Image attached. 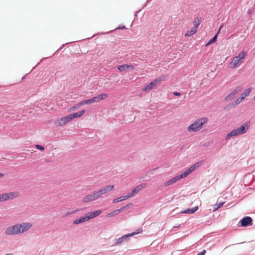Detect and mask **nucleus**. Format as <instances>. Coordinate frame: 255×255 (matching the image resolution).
Wrapping results in <instances>:
<instances>
[{"label": "nucleus", "mask_w": 255, "mask_h": 255, "mask_svg": "<svg viewBox=\"0 0 255 255\" xmlns=\"http://www.w3.org/2000/svg\"><path fill=\"white\" fill-rule=\"evenodd\" d=\"M248 128V123H245L242 125L240 128L235 129L228 133L226 136V139H229L231 137L244 134L246 132Z\"/></svg>", "instance_id": "obj_1"}, {"label": "nucleus", "mask_w": 255, "mask_h": 255, "mask_svg": "<svg viewBox=\"0 0 255 255\" xmlns=\"http://www.w3.org/2000/svg\"><path fill=\"white\" fill-rule=\"evenodd\" d=\"M247 55V53L246 51H242L240 52L238 56L234 57L232 59L231 62V67L235 68L239 66L243 62Z\"/></svg>", "instance_id": "obj_2"}, {"label": "nucleus", "mask_w": 255, "mask_h": 255, "mask_svg": "<svg viewBox=\"0 0 255 255\" xmlns=\"http://www.w3.org/2000/svg\"><path fill=\"white\" fill-rule=\"evenodd\" d=\"M102 192L100 189L98 191H95L91 194L85 196L82 199V203H87L92 202L97 200L102 195Z\"/></svg>", "instance_id": "obj_3"}, {"label": "nucleus", "mask_w": 255, "mask_h": 255, "mask_svg": "<svg viewBox=\"0 0 255 255\" xmlns=\"http://www.w3.org/2000/svg\"><path fill=\"white\" fill-rule=\"evenodd\" d=\"M108 97L106 94H101L97 96H95L90 99H87L82 101L80 102V105L91 104L93 103L98 102L99 101L106 99Z\"/></svg>", "instance_id": "obj_4"}, {"label": "nucleus", "mask_w": 255, "mask_h": 255, "mask_svg": "<svg viewBox=\"0 0 255 255\" xmlns=\"http://www.w3.org/2000/svg\"><path fill=\"white\" fill-rule=\"evenodd\" d=\"M19 193L17 191L5 193L0 194V202H4L9 200H12L13 198L18 196Z\"/></svg>", "instance_id": "obj_5"}, {"label": "nucleus", "mask_w": 255, "mask_h": 255, "mask_svg": "<svg viewBox=\"0 0 255 255\" xmlns=\"http://www.w3.org/2000/svg\"><path fill=\"white\" fill-rule=\"evenodd\" d=\"M142 230L141 229H138L136 231L133 232L131 233L127 234L126 235L123 236L122 237L119 238L116 242L114 243L115 246H118L121 245L122 243L127 240L128 238L131 237L132 236L137 235L141 232H142Z\"/></svg>", "instance_id": "obj_6"}, {"label": "nucleus", "mask_w": 255, "mask_h": 255, "mask_svg": "<svg viewBox=\"0 0 255 255\" xmlns=\"http://www.w3.org/2000/svg\"><path fill=\"white\" fill-rule=\"evenodd\" d=\"M243 89V86L242 85L238 86L235 88L232 92L227 96L225 98V101L226 102H229L234 99L235 96L242 91Z\"/></svg>", "instance_id": "obj_7"}, {"label": "nucleus", "mask_w": 255, "mask_h": 255, "mask_svg": "<svg viewBox=\"0 0 255 255\" xmlns=\"http://www.w3.org/2000/svg\"><path fill=\"white\" fill-rule=\"evenodd\" d=\"M5 233L7 235H13L20 234L18 224L7 228L5 230Z\"/></svg>", "instance_id": "obj_8"}, {"label": "nucleus", "mask_w": 255, "mask_h": 255, "mask_svg": "<svg viewBox=\"0 0 255 255\" xmlns=\"http://www.w3.org/2000/svg\"><path fill=\"white\" fill-rule=\"evenodd\" d=\"M71 121H72V120L70 116L68 115L56 121L55 124L59 126H63Z\"/></svg>", "instance_id": "obj_9"}, {"label": "nucleus", "mask_w": 255, "mask_h": 255, "mask_svg": "<svg viewBox=\"0 0 255 255\" xmlns=\"http://www.w3.org/2000/svg\"><path fill=\"white\" fill-rule=\"evenodd\" d=\"M189 132H197L199 131L198 119L195 120L193 124L190 125L187 128Z\"/></svg>", "instance_id": "obj_10"}, {"label": "nucleus", "mask_w": 255, "mask_h": 255, "mask_svg": "<svg viewBox=\"0 0 255 255\" xmlns=\"http://www.w3.org/2000/svg\"><path fill=\"white\" fill-rule=\"evenodd\" d=\"M18 225L20 234L27 232L32 227V224L30 223H23L22 224H18Z\"/></svg>", "instance_id": "obj_11"}, {"label": "nucleus", "mask_w": 255, "mask_h": 255, "mask_svg": "<svg viewBox=\"0 0 255 255\" xmlns=\"http://www.w3.org/2000/svg\"><path fill=\"white\" fill-rule=\"evenodd\" d=\"M252 219L249 216L245 217L241 219L240 221L241 227H247L249 225H252Z\"/></svg>", "instance_id": "obj_12"}, {"label": "nucleus", "mask_w": 255, "mask_h": 255, "mask_svg": "<svg viewBox=\"0 0 255 255\" xmlns=\"http://www.w3.org/2000/svg\"><path fill=\"white\" fill-rule=\"evenodd\" d=\"M183 178V177L182 176L181 174H179V175H178L175 177H174L173 178L169 179V180H168L167 181L165 182L164 183V185L165 186H170L173 184H174V183H175L176 182H177V181L179 180L180 179H182Z\"/></svg>", "instance_id": "obj_13"}, {"label": "nucleus", "mask_w": 255, "mask_h": 255, "mask_svg": "<svg viewBox=\"0 0 255 255\" xmlns=\"http://www.w3.org/2000/svg\"><path fill=\"white\" fill-rule=\"evenodd\" d=\"M118 69L120 71L123 72L127 70H132L134 69V66L131 65L123 64L119 66Z\"/></svg>", "instance_id": "obj_14"}, {"label": "nucleus", "mask_w": 255, "mask_h": 255, "mask_svg": "<svg viewBox=\"0 0 255 255\" xmlns=\"http://www.w3.org/2000/svg\"><path fill=\"white\" fill-rule=\"evenodd\" d=\"M102 210H96L95 211L90 212L86 214L87 218L88 220H89L92 218H94V217H96L99 216V215H100L102 213Z\"/></svg>", "instance_id": "obj_15"}, {"label": "nucleus", "mask_w": 255, "mask_h": 255, "mask_svg": "<svg viewBox=\"0 0 255 255\" xmlns=\"http://www.w3.org/2000/svg\"><path fill=\"white\" fill-rule=\"evenodd\" d=\"M198 121L200 130L204 127V125L208 122L209 120L207 117H202L198 119Z\"/></svg>", "instance_id": "obj_16"}, {"label": "nucleus", "mask_w": 255, "mask_h": 255, "mask_svg": "<svg viewBox=\"0 0 255 255\" xmlns=\"http://www.w3.org/2000/svg\"><path fill=\"white\" fill-rule=\"evenodd\" d=\"M157 84L156 83V82L154 81V80L151 82L150 83L148 84L145 87H144L142 89V91H147L151 90L153 88H154Z\"/></svg>", "instance_id": "obj_17"}, {"label": "nucleus", "mask_w": 255, "mask_h": 255, "mask_svg": "<svg viewBox=\"0 0 255 255\" xmlns=\"http://www.w3.org/2000/svg\"><path fill=\"white\" fill-rule=\"evenodd\" d=\"M114 188V185H107L102 187L100 189L102 194L104 195L112 190Z\"/></svg>", "instance_id": "obj_18"}, {"label": "nucleus", "mask_w": 255, "mask_h": 255, "mask_svg": "<svg viewBox=\"0 0 255 255\" xmlns=\"http://www.w3.org/2000/svg\"><path fill=\"white\" fill-rule=\"evenodd\" d=\"M145 186H146L145 184H142L140 185H138L132 190L131 192L134 195L135 194H137L142 189H144L145 187Z\"/></svg>", "instance_id": "obj_19"}, {"label": "nucleus", "mask_w": 255, "mask_h": 255, "mask_svg": "<svg viewBox=\"0 0 255 255\" xmlns=\"http://www.w3.org/2000/svg\"><path fill=\"white\" fill-rule=\"evenodd\" d=\"M87 221H88V220L87 218V216L86 215L85 217H81L79 219L74 220L73 222V224L76 225Z\"/></svg>", "instance_id": "obj_20"}, {"label": "nucleus", "mask_w": 255, "mask_h": 255, "mask_svg": "<svg viewBox=\"0 0 255 255\" xmlns=\"http://www.w3.org/2000/svg\"><path fill=\"white\" fill-rule=\"evenodd\" d=\"M195 169V167L193 165H192L190 168H189L185 172L181 173V174L183 178H185L189 174H190L192 171H193Z\"/></svg>", "instance_id": "obj_21"}, {"label": "nucleus", "mask_w": 255, "mask_h": 255, "mask_svg": "<svg viewBox=\"0 0 255 255\" xmlns=\"http://www.w3.org/2000/svg\"><path fill=\"white\" fill-rule=\"evenodd\" d=\"M84 113H85V111L83 110H82V111H79L77 113L71 114H70V116L71 118V120H72L73 119H74L75 118H77L81 117L82 115H84Z\"/></svg>", "instance_id": "obj_22"}, {"label": "nucleus", "mask_w": 255, "mask_h": 255, "mask_svg": "<svg viewBox=\"0 0 255 255\" xmlns=\"http://www.w3.org/2000/svg\"><path fill=\"white\" fill-rule=\"evenodd\" d=\"M198 209V206H195L193 208L188 209L182 211L181 213L184 214H193Z\"/></svg>", "instance_id": "obj_23"}, {"label": "nucleus", "mask_w": 255, "mask_h": 255, "mask_svg": "<svg viewBox=\"0 0 255 255\" xmlns=\"http://www.w3.org/2000/svg\"><path fill=\"white\" fill-rule=\"evenodd\" d=\"M252 88L250 87L246 89L245 92L242 93L241 95V97L242 98V99L244 100L247 97H248L250 94L251 93L252 91Z\"/></svg>", "instance_id": "obj_24"}, {"label": "nucleus", "mask_w": 255, "mask_h": 255, "mask_svg": "<svg viewBox=\"0 0 255 255\" xmlns=\"http://www.w3.org/2000/svg\"><path fill=\"white\" fill-rule=\"evenodd\" d=\"M166 77H167V76L163 75L160 76L159 77H158V78H157L154 80L156 82V83L158 85V84H160L161 82L164 81L166 78Z\"/></svg>", "instance_id": "obj_25"}, {"label": "nucleus", "mask_w": 255, "mask_h": 255, "mask_svg": "<svg viewBox=\"0 0 255 255\" xmlns=\"http://www.w3.org/2000/svg\"><path fill=\"white\" fill-rule=\"evenodd\" d=\"M200 23H201V19L198 17L196 18L194 21L193 28L197 30V28L199 26Z\"/></svg>", "instance_id": "obj_26"}, {"label": "nucleus", "mask_w": 255, "mask_h": 255, "mask_svg": "<svg viewBox=\"0 0 255 255\" xmlns=\"http://www.w3.org/2000/svg\"><path fill=\"white\" fill-rule=\"evenodd\" d=\"M118 214H119V213H118V211H117V210H115L114 211L107 214L106 217L107 218H110V217L114 216L116 215H118Z\"/></svg>", "instance_id": "obj_27"}, {"label": "nucleus", "mask_w": 255, "mask_h": 255, "mask_svg": "<svg viewBox=\"0 0 255 255\" xmlns=\"http://www.w3.org/2000/svg\"><path fill=\"white\" fill-rule=\"evenodd\" d=\"M80 211V210H79V209H76V210H72L71 211H69L65 213V216H69L71 214L77 213V212Z\"/></svg>", "instance_id": "obj_28"}, {"label": "nucleus", "mask_w": 255, "mask_h": 255, "mask_svg": "<svg viewBox=\"0 0 255 255\" xmlns=\"http://www.w3.org/2000/svg\"><path fill=\"white\" fill-rule=\"evenodd\" d=\"M225 202H217V203L214 205V211H216L218 210L219 208L222 207Z\"/></svg>", "instance_id": "obj_29"}, {"label": "nucleus", "mask_w": 255, "mask_h": 255, "mask_svg": "<svg viewBox=\"0 0 255 255\" xmlns=\"http://www.w3.org/2000/svg\"><path fill=\"white\" fill-rule=\"evenodd\" d=\"M217 34H216L211 39H210L208 42V43L206 44V46H208V45L211 44L212 43L215 42L217 40Z\"/></svg>", "instance_id": "obj_30"}, {"label": "nucleus", "mask_w": 255, "mask_h": 255, "mask_svg": "<svg viewBox=\"0 0 255 255\" xmlns=\"http://www.w3.org/2000/svg\"><path fill=\"white\" fill-rule=\"evenodd\" d=\"M125 200V198L124 196H121L119 198H115L114 199L113 202L114 203H117L119 202H122Z\"/></svg>", "instance_id": "obj_31"}, {"label": "nucleus", "mask_w": 255, "mask_h": 255, "mask_svg": "<svg viewBox=\"0 0 255 255\" xmlns=\"http://www.w3.org/2000/svg\"><path fill=\"white\" fill-rule=\"evenodd\" d=\"M197 32V30L195 29H194L193 28H192L191 30L190 31H188L186 34L185 36H191L193 34H195Z\"/></svg>", "instance_id": "obj_32"}, {"label": "nucleus", "mask_w": 255, "mask_h": 255, "mask_svg": "<svg viewBox=\"0 0 255 255\" xmlns=\"http://www.w3.org/2000/svg\"><path fill=\"white\" fill-rule=\"evenodd\" d=\"M81 106H83V105H80V103H79L75 105V106L71 107L70 108V110L71 111H74L75 110L79 108Z\"/></svg>", "instance_id": "obj_33"}, {"label": "nucleus", "mask_w": 255, "mask_h": 255, "mask_svg": "<svg viewBox=\"0 0 255 255\" xmlns=\"http://www.w3.org/2000/svg\"><path fill=\"white\" fill-rule=\"evenodd\" d=\"M243 100V99H242V98L240 97L239 98H238L235 102V104H234V106H236V105H238V104H239Z\"/></svg>", "instance_id": "obj_34"}, {"label": "nucleus", "mask_w": 255, "mask_h": 255, "mask_svg": "<svg viewBox=\"0 0 255 255\" xmlns=\"http://www.w3.org/2000/svg\"><path fill=\"white\" fill-rule=\"evenodd\" d=\"M133 194L131 192L130 193H128V194L126 196H125L124 197V198H125V200H126L133 196Z\"/></svg>", "instance_id": "obj_35"}, {"label": "nucleus", "mask_w": 255, "mask_h": 255, "mask_svg": "<svg viewBox=\"0 0 255 255\" xmlns=\"http://www.w3.org/2000/svg\"><path fill=\"white\" fill-rule=\"evenodd\" d=\"M36 148L39 150H41V151H42L44 149V148L43 146H42L41 145H39V144L36 145Z\"/></svg>", "instance_id": "obj_36"}, {"label": "nucleus", "mask_w": 255, "mask_h": 255, "mask_svg": "<svg viewBox=\"0 0 255 255\" xmlns=\"http://www.w3.org/2000/svg\"><path fill=\"white\" fill-rule=\"evenodd\" d=\"M126 208V207H122L119 209H117L118 213H119L120 212L124 211Z\"/></svg>", "instance_id": "obj_37"}, {"label": "nucleus", "mask_w": 255, "mask_h": 255, "mask_svg": "<svg viewBox=\"0 0 255 255\" xmlns=\"http://www.w3.org/2000/svg\"><path fill=\"white\" fill-rule=\"evenodd\" d=\"M206 253V250H203L201 252L199 253L197 255H204Z\"/></svg>", "instance_id": "obj_38"}, {"label": "nucleus", "mask_w": 255, "mask_h": 255, "mask_svg": "<svg viewBox=\"0 0 255 255\" xmlns=\"http://www.w3.org/2000/svg\"><path fill=\"white\" fill-rule=\"evenodd\" d=\"M193 165L195 167V168L196 169L199 166L200 163H199V162H197Z\"/></svg>", "instance_id": "obj_39"}, {"label": "nucleus", "mask_w": 255, "mask_h": 255, "mask_svg": "<svg viewBox=\"0 0 255 255\" xmlns=\"http://www.w3.org/2000/svg\"><path fill=\"white\" fill-rule=\"evenodd\" d=\"M173 94L174 96H180L181 95V94L180 93L177 92H173Z\"/></svg>", "instance_id": "obj_40"}, {"label": "nucleus", "mask_w": 255, "mask_h": 255, "mask_svg": "<svg viewBox=\"0 0 255 255\" xmlns=\"http://www.w3.org/2000/svg\"><path fill=\"white\" fill-rule=\"evenodd\" d=\"M125 28H126V27H125V26H122V27H119L118 28V29H125Z\"/></svg>", "instance_id": "obj_41"}, {"label": "nucleus", "mask_w": 255, "mask_h": 255, "mask_svg": "<svg viewBox=\"0 0 255 255\" xmlns=\"http://www.w3.org/2000/svg\"><path fill=\"white\" fill-rule=\"evenodd\" d=\"M251 12H252L251 10H250V9H249V10H248V14H250V13H251Z\"/></svg>", "instance_id": "obj_42"}, {"label": "nucleus", "mask_w": 255, "mask_h": 255, "mask_svg": "<svg viewBox=\"0 0 255 255\" xmlns=\"http://www.w3.org/2000/svg\"><path fill=\"white\" fill-rule=\"evenodd\" d=\"M131 205V204H128L125 207H126V208H127V207H129Z\"/></svg>", "instance_id": "obj_43"}, {"label": "nucleus", "mask_w": 255, "mask_h": 255, "mask_svg": "<svg viewBox=\"0 0 255 255\" xmlns=\"http://www.w3.org/2000/svg\"><path fill=\"white\" fill-rule=\"evenodd\" d=\"M3 176V174L2 173H0V177H1Z\"/></svg>", "instance_id": "obj_44"}, {"label": "nucleus", "mask_w": 255, "mask_h": 255, "mask_svg": "<svg viewBox=\"0 0 255 255\" xmlns=\"http://www.w3.org/2000/svg\"><path fill=\"white\" fill-rule=\"evenodd\" d=\"M13 255V254H11V253H9V254H6V255Z\"/></svg>", "instance_id": "obj_45"}, {"label": "nucleus", "mask_w": 255, "mask_h": 255, "mask_svg": "<svg viewBox=\"0 0 255 255\" xmlns=\"http://www.w3.org/2000/svg\"><path fill=\"white\" fill-rule=\"evenodd\" d=\"M222 27H223V25H221V26H220V28H219V30H221V29L222 28Z\"/></svg>", "instance_id": "obj_46"}, {"label": "nucleus", "mask_w": 255, "mask_h": 255, "mask_svg": "<svg viewBox=\"0 0 255 255\" xmlns=\"http://www.w3.org/2000/svg\"><path fill=\"white\" fill-rule=\"evenodd\" d=\"M254 99L255 100V96L254 97Z\"/></svg>", "instance_id": "obj_47"}]
</instances>
